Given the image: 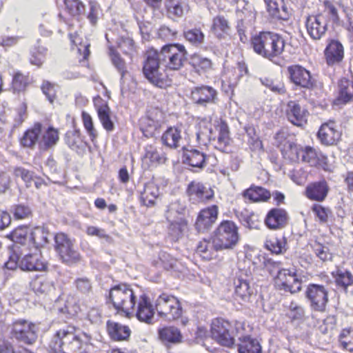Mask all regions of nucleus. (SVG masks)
<instances>
[{
  "label": "nucleus",
  "instance_id": "12",
  "mask_svg": "<svg viewBox=\"0 0 353 353\" xmlns=\"http://www.w3.org/2000/svg\"><path fill=\"white\" fill-rule=\"evenodd\" d=\"M274 285L278 290L292 294L296 293L301 289V281L294 269L279 270L274 277Z\"/></svg>",
  "mask_w": 353,
  "mask_h": 353
},
{
  "label": "nucleus",
  "instance_id": "28",
  "mask_svg": "<svg viewBox=\"0 0 353 353\" xmlns=\"http://www.w3.org/2000/svg\"><path fill=\"white\" fill-rule=\"evenodd\" d=\"M329 192V187L325 180L310 183L305 189L306 196L313 201H323Z\"/></svg>",
  "mask_w": 353,
  "mask_h": 353
},
{
  "label": "nucleus",
  "instance_id": "47",
  "mask_svg": "<svg viewBox=\"0 0 353 353\" xmlns=\"http://www.w3.org/2000/svg\"><path fill=\"white\" fill-rule=\"evenodd\" d=\"M185 39L194 46H199L203 43L205 35L199 28H193L184 32Z\"/></svg>",
  "mask_w": 353,
  "mask_h": 353
},
{
  "label": "nucleus",
  "instance_id": "53",
  "mask_svg": "<svg viewBox=\"0 0 353 353\" xmlns=\"http://www.w3.org/2000/svg\"><path fill=\"white\" fill-rule=\"evenodd\" d=\"M68 12L72 16H79L84 12V5L79 0H64Z\"/></svg>",
  "mask_w": 353,
  "mask_h": 353
},
{
  "label": "nucleus",
  "instance_id": "59",
  "mask_svg": "<svg viewBox=\"0 0 353 353\" xmlns=\"http://www.w3.org/2000/svg\"><path fill=\"white\" fill-rule=\"evenodd\" d=\"M312 211L321 223H326L332 214L330 209L320 205H314L312 208Z\"/></svg>",
  "mask_w": 353,
  "mask_h": 353
},
{
  "label": "nucleus",
  "instance_id": "21",
  "mask_svg": "<svg viewBox=\"0 0 353 353\" xmlns=\"http://www.w3.org/2000/svg\"><path fill=\"white\" fill-rule=\"evenodd\" d=\"M187 193L193 203L205 202L214 196V191L211 188L196 181H192L188 185Z\"/></svg>",
  "mask_w": 353,
  "mask_h": 353
},
{
  "label": "nucleus",
  "instance_id": "18",
  "mask_svg": "<svg viewBox=\"0 0 353 353\" xmlns=\"http://www.w3.org/2000/svg\"><path fill=\"white\" fill-rule=\"evenodd\" d=\"M191 99L199 105L206 106L208 103H215L217 99V92L212 87L201 85L192 90Z\"/></svg>",
  "mask_w": 353,
  "mask_h": 353
},
{
  "label": "nucleus",
  "instance_id": "15",
  "mask_svg": "<svg viewBox=\"0 0 353 353\" xmlns=\"http://www.w3.org/2000/svg\"><path fill=\"white\" fill-rule=\"evenodd\" d=\"M305 296L311 308L317 312H325L328 303V290L325 286L312 283L306 290Z\"/></svg>",
  "mask_w": 353,
  "mask_h": 353
},
{
  "label": "nucleus",
  "instance_id": "3",
  "mask_svg": "<svg viewBox=\"0 0 353 353\" xmlns=\"http://www.w3.org/2000/svg\"><path fill=\"white\" fill-rule=\"evenodd\" d=\"M252 45L256 53L270 59L283 52L285 42L283 39L276 33L262 32L252 38Z\"/></svg>",
  "mask_w": 353,
  "mask_h": 353
},
{
  "label": "nucleus",
  "instance_id": "40",
  "mask_svg": "<svg viewBox=\"0 0 353 353\" xmlns=\"http://www.w3.org/2000/svg\"><path fill=\"white\" fill-rule=\"evenodd\" d=\"M49 233L43 227H36L30 233V240L32 241L35 251L48 243Z\"/></svg>",
  "mask_w": 353,
  "mask_h": 353
},
{
  "label": "nucleus",
  "instance_id": "63",
  "mask_svg": "<svg viewBox=\"0 0 353 353\" xmlns=\"http://www.w3.org/2000/svg\"><path fill=\"white\" fill-rule=\"evenodd\" d=\"M160 260L166 270L174 269L176 266L177 261L165 252L160 254Z\"/></svg>",
  "mask_w": 353,
  "mask_h": 353
},
{
  "label": "nucleus",
  "instance_id": "39",
  "mask_svg": "<svg viewBox=\"0 0 353 353\" xmlns=\"http://www.w3.org/2000/svg\"><path fill=\"white\" fill-rule=\"evenodd\" d=\"M353 99V81L342 78L339 83V97L337 100L347 103Z\"/></svg>",
  "mask_w": 353,
  "mask_h": 353
},
{
  "label": "nucleus",
  "instance_id": "48",
  "mask_svg": "<svg viewBox=\"0 0 353 353\" xmlns=\"http://www.w3.org/2000/svg\"><path fill=\"white\" fill-rule=\"evenodd\" d=\"M285 241L284 238H272L265 242V248L272 253L279 254L285 250Z\"/></svg>",
  "mask_w": 353,
  "mask_h": 353
},
{
  "label": "nucleus",
  "instance_id": "19",
  "mask_svg": "<svg viewBox=\"0 0 353 353\" xmlns=\"http://www.w3.org/2000/svg\"><path fill=\"white\" fill-rule=\"evenodd\" d=\"M341 137V132L332 121L322 124L318 132V137L321 143L325 145L336 144Z\"/></svg>",
  "mask_w": 353,
  "mask_h": 353
},
{
  "label": "nucleus",
  "instance_id": "56",
  "mask_svg": "<svg viewBox=\"0 0 353 353\" xmlns=\"http://www.w3.org/2000/svg\"><path fill=\"white\" fill-rule=\"evenodd\" d=\"M28 234V228L25 227V226H21V227L16 228L7 236H8V238H9L12 241H14L17 243L23 244L26 239Z\"/></svg>",
  "mask_w": 353,
  "mask_h": 353
},
{
  "label": "nucleus",
  "instance_id": "7",
  "mask_svg": "<svg viewBox=\"0 0 353 353\" xmlns=\"http://www.w3.org/2000/svg\"><path fill=\"white\" fill-rule=\"evenodd\" d=\"M163 66L172 70H179L187 59V51L183 45L170 44L164 46L159 52Z\"/></svg>",
  "mask_w": 353,
  "mask_h": 353
},
{
  "label": "nucleus",
  "instance_id": "5",
  "mask_svg": "<svg viewBox=\"0 0 353 353\" xmlns=\"http://www.w3.org/2000/svg\"><path fill=\"white\" fill-rule=\"evenodd\" d=\"M109 298L119 313L130 316L135 311L137 296L129 285L119 284L112 287Z\"/></svg>",
  "mask_w": 353,
  "mask_h": 353
},
{
  "label": "nucleus",
  "instance_id": "55",
  "mask_svg": "<svg viewBox=\"0 0 353 353\" xmlns=\"http://www.w3.org/2000/svg\"><path fill=\"white\" fill-rule=\"evenodd\" d=\"M214 249L212 242L210 240L203 239L197 245L196 252L207 260L212 258V250Z\"/></svg>",
  "mask_w": 353,
  "mask_h": 353
},
{
  "label": "nucleus",
  "instance_id": "9",
  "mask_svg": "<svg viewBox=\"0 0 353 353\" xmlns=\"http://www.w3.org/2000/svg\"><path fill=\"white\" fill-rule=\"evenodd\" d=\"M10 338L27 345L33 344L37 339V327L23 319L14 320L9 326Z\"/></svg>",
  "mask_w": 353,
  "mask_h": 353
},
{
  "label": "nucleus",
  "instance_id": "34",
  "mask_svg": "<svg viewBox=\"0 0 353 353\" xmlns=\"http://www.w3.org/2000/svg\"><path fill=\"white\" fill-rule=\"evenodd\" d=\"M242 195L245 199L252 202L266 201L271 196L269 191L259 186H251L244 190Z\"/></svg>",
  "mask_w": 353,
  "mask_h": 353
},
{
  "label": "nucleus",
  "instance_id": "38",
  "mask_svg": "<svg viewBox=\"0 0 353 353\" xmlns=\"http://www.w3.org/2000/svg\"><path fill=\"white\" fill-rule=\"evenodd\" d=\"M206 157L198 150H188L184 154V163L194 168H203L205 165Z\"/></svg>",
  "mask_w": 353,
  "mask_h": 353
},
{
  "label": "nucleus",
  "instance_id": "44",
  "mask_svg": "<svg viewBox=\"0 0 353 353\" xmlns=\"http://www.w3.org/2000/svg\"><path fill=\"white\" fill-rule=\"evenodd\" d=\"M211 29L217 37H221L223 34L228 33L230 27L225 17L218 15L213 19Z\"/></svg>",
  "mask_w": 353,
  "mask_h": 353
},
{
  "label": "nucleus",
  "instance_id": "60",
  "mask_svg": "<svg viewBox=\"0 0 353 353\" xmlns=\"http://www.w3.org/2000/svg\"><path fill=\"white\" fill-rule=\"evenodd\" d=\"M14 174L17 177H21L28 187L32 186V180H34V174L32 172L23 168H17L14 169Z\"/></svg>",
  "mask_w": 353,
  "mask_h": 353
},
{
  "label": "nucleus",
  "instance_id": "54",
  "mask_svg": "<svg viewBox=\"0 0 353 353\" xmlns=\"http://www.w3.org/2000/svg\"><path fill=\"white\" fill-rule=\"evenodd\" d=\"M312 248L316 256L322 261L325 262L332 260V254L327 246L319 243H314Z\"/></svg>",
  "mask_w": 353,
  "mask_h": 353
},
{
  "label": "nucleus",
  "instance_id": "26",
  "mask_svg": "<svg viewBox=\"0 0 353 353\" xmlns=\"http://www.w3.org/2000/svg\"><path fill=\"white\" fill-rule=\"evenodd\" d=\"M288 71L290 80L295 85L307 88L312 86V83L311 81L310 73L302 66L299 65L289 66Z\"/></svg>",
  "mask_w": 353,
  "mask_h": 353
},
{
  "label": "nucleus",
  "instance_id": "37",
  "mask_svg": "<svg viewBox=\"0 0 353 353\" xmlns=\"http://www.w3.org/2000/svg\"><path fill=\"white\" fill-rule=\"evenodd\" d=\"M239 353H261V347L259 341L250 336H243L239 338Z\"/></svg>",
  "mask_w": 353,
  "mask_h": 353
},
{
  "label": "nucleus",
  "instance_id": "45",
  "mask_svg": "<svg viewBox=\"0 0 353 353\" xmlns=\"http://www.w3.org/2000/svg\"><path fill=\"white\" fill-rule=\"evenodd\" d=\"M58 140L59 133L57 130L50 127L43 134L42 139L39 142V145L41 148L46 150L54 146Z\"/></svg>",
  "mask_w": 353,
  "mask_h": 353
},
{
  "label": "nucleus",
  "instance_id": "8",
  "mask_svg": "<svg viewBox=\"0 0 353 353\" xmlns=\"http://www.w3.org/2000/svg\"><path fill=\"white\" fill-rule=\"evenodd\" d=\"M184 211V206L175 201L170 204L166 212V219L170 223L168 233L174 240L181 238L187 229V222L183 217Z\"/></svg>",
  "mask_w": 353,
  "mask_h": 353
},
{
  "label": "nucleus",
  "instance_id": "42",
  "mask_svg": "<svg viewBox=\"0 0 353 353\" xmlns=\"http://www.w3.org/2000/svg\"><path fill=\"white\" fill-rule=\"evenodd\" d=\"M159 338L164 341L178 343L181 340L180 331L174 327H166L159 330Z\"/></svg>",
  "mask_w": 353,
  "mask_h": 353
},
{
  "label": "nucleus",
  "instance_id": "58",
  "mask_svg": "<svg viewBox=\"0 0 353 353\" xmlns=\"http://www.w3.org/2000/svg\"><path fill=\"white\" fill-rule=\"evenodd\" d=\"M323 4L325 6V12L329 14L330 19L334 22L339 21V16L338 11L340 6L338 3H334L330 1H325Z\"/></svg>",
  "mask_w": 353,
  "mask_h": 353
},
{
  "label": "nucleus",
  "instance_id": "57",
  "mask_svg": "<svg viewBox=\"0 0 353 353\" xmlns=\"http://www.w3.org/2000/svg\"><path fill=\"white\" fill-rule=\"evenodd\" d=\"M65 142L71 149H78L81 143L79 132L78 131H68L65 134Z\"/></svg>",
  "mask_w": 353,
  "mask_h": 353
},
{
  "label": "nucleus",
  "instance_id": "22",
  "mask_svg": "<svg viewBox=\"0 0 353 353\" xmlns=\"http://www.w3.org/2000/svg\"><path fill=\"white\" fill-rule=\"evenodd\" d=\"M288 221L287 212L282 208H272L265 219V225L271 230H280L285 227Z\"/></svg>",
  "mask_w": 353,
  "mask_h": 353
},
{
  "label": "nucleus",
  "instance_id": "14",
  "mask_svg": "<svg viewBox=\"0 0 353 353\" xmlns=\"http://www.w3.org/2000/svg\"><path fill=\"white\" fill-rule=\"evenodd\" d=\"M232 330V325L228 321L216 319L211 325L212 338L223 346L230 347L234 343Z\"/></svg>",
  "mask_w": 353,
  "mask_h": 353
},
{
  "label": "nucleus",
  "instance_id": "11",
  "mask_svg": "<svg viewBox=\"0 0 353 353\" xmlns=\"http://www.w3.org/2000/svg\"><path fill=\"white\" fill-rule=\"evenodd\" d=\"M54 239L55 250L64 263L70 265L81 261V256L74 249L73 241L65 234L57 233Z\"/></svg>",
  "mask_w": 353,
  "mask_h": 353
},
{
  "label": "nucleus",
  "instance_id": "36",
  "mask_svg": "<svg viewBox=\"0 0 353 353\" xmlns=\"http://www.w3.org/2000/svg\"><path fill=\"white\" fill-rule=\"evenodd\" d=\"M165 8L172 17H181L188 11V5L184 0H165Z\"/></svg>",
  "mask_w": 353,
  "mask_h": 353
},
{
  "label": "nucleus",
  "instance_id": "61",
  "mask_svg": "<svg viewBox=\"0 0 353 353\" xmlns=\"http://www.w3.org/2000/svg\"><path fill=\"white\" fill-rule=\"evenodd\" d=\"M19 248H16L9 256V259L5 263V267L8 270H15L18 266L19 267Z\"/></svg>",
  "mask_w": 353,
  "mask_h": 353
},
{
  "label": "nucleus",
  "instance_id": "35",
  "mask_svg": "<svg viewBox=\"0 0 353 353\" xmlns=\"http://www.w3.org/2000/svg\"><path fill=\"white\" fill-rule=\"evenodd\" d=\"M30 287L36 294H48L54 290L53 282L43 276L34 278L30 282Z\"/></svg>",
  "mask_w": 353,
  "mask_h": 353
},
{
  "label": "nucleus",
  "instance_id": "49",
  "mask_svg": "<svg viewBox=\"0 0 353 353\" xmlns=\"http://www.w3.org/2000/svg\"><path fill=\"white\" fill-rule=\"evenodd\" d=\"M190 63L197 72H199L201 70H208L212 66V62L210 59L203 57L199 54H194L190 58Z\"/></svg>",
  "mask_w": 353,
  "mask_h": 353
},
{
  "label": "nucleus",
  "instance_id": "33",
  "mask_svg": "<svg viewBox=\"0 0 353 353\" xmlns=\"http://www.w3.org/2000/svg\"><path fill=\"white\" fill-rule=\"evenodd\" d=\"M107 330L110 337L115 341L126 340L130 335V330L126 325L108 321Z\"/></svg>",
  "mask_w": 353,
  "mask_h": 353
},
{
  "label": "nucleus",
  "instance_id": "4",
  "mask_svg": "<svg viewBox=\"0 0 353 353\" xmlns=\"http://www.w3.org/2000/svg\"><path fill=\"white\" fill-rule=\"evenodd\" d=\"M143 72L145 78L157 87L166 88L171 83L160 60L159 52L157 50H150L147 52Z\"/></svg>",
  "mask_w": 353,
  "mask_h": 353
},
{
  "label": "nucleus",
  "instance_id": "10",
  "mask_svg": "<svg viewBox=\"0 0 353 353\" xmlns=\"http://www.w3.org/2000/svg\"><path fill=\"white\" fill-rule=\"evenodd\" d=\"M155 308L158 314L168 320L177 319L182 315V307L175 296L165 293L161 294L155 301Z\"/></svg>",
  "mask_w": 353,
  "mask_h": 353
},
{
  "label": "nucleus",
  "instance_id": "62",
  "mask_svg": "<svg viewBox=\"0 0 353 353\" xmlns=\"http://www.w3.org/2000/svg\"><path fill=\"white\" fill-rule=\"evenodd\" d=\"M100 12L99 6L96 3L91 2L90 3V12L88 14V19L90 21V23L92 26H95L97 23L99 14Z\"/></svg>",
  "mask_w": 353,
  "mask_h": 353
},
{
  "label": "nucleus",
  "instance_id": "13",
  "mask_svg": "<svg viewBox=\"0 0 353 353\" xmlns=\"http://www.w3.org/2000/svg\"><path fill=\"white\" fill-rule=\"evenodd\" d=\"M322 155L311 146L302 147L294 143L289 144L288 157L294 161H302L316 166Z\"/></svg>",
  "mask_w": 353,
  "mask_h": 353
},
{
  "label": "nucleus",
  "instance_id": "24",
  "mask_svg": "<svg viewBox=\"0 0 353 353\" xmlns=\"http://www.w3.org/2000/svg\"><path fill=\"white\" fill-rule=\"evenodd\" d=\"M218 215V208L216 205L202 210L195 223V226L199 232L208 230L216 221Z\"/></svg>",
  "mask_w": 353,
  "mask_h": 353
},
{
  "label": "nucleus",
  "instance_id": "17",
  "mask_svg": "<svg viewBox=\"0 0 353 353\" xmlns=\"http://www.w3.org/2000/svg\"><path fill=\"white\" fill-rule=\"evenodd\" d=\"M307 32L314 40H319L327 30V21L322 14L311 15L305 21Z\"/></svg>",
  "mask_w": 353,
  "mask_h": 353
},
{
  "label": "nucleus",
  "instance_id": "50",
  "mask_svg": "<svg viewBox=\"0 0 353 353\" xmlns=\"http://www.w3.org/2000/svg\"><path fill=\"white\" fill-rule=\"evenodd\" d=\"M339 342L343 348L353 352V329H343L339 335Z\"/></svg>",
  "mask_w": 353,
  "mask_h": 353
},
{
  "label": "nucleus",
  "instance_id": "2",
  "mask_svg": "<svg viewBox=\"0 0 353 353\" xmlns=\"http://www.w3.org/2000/svg\"><path fill=\"white\" fill-rule=\"evenodd\" d=\"M200 124V130L196 133V139L200 144L205 145L207 141H212L214 147L224 152H228L230 145L229 128L225 122L221 121L213 130L205 123Z\"/></svg>",
  "mask_w": 353,
  "mask_h": 353
},
{
  "label": "nucleus",
  "instance_id": "6",
  "mask_svg": "<svg viewBox=\"0 0 353 353\" xmlns=\"http://www.w3.org/2000/svg\"><path fill=\"white\" fill-rule=\"evenodd\" d=\"M212 240L216 251L232 249L239 240L238 227L232 221H223L214 230Z\"/></svg>",
  "mask_w": 353,
  "mask_h": 353
},
{
  "label": "nucleus",
  "instance_id": "43",
  "mask_svg": "<svg viewBox=\"0 0 353 353\" xmlns=\"http://www.w3.org/2000/svg\"><path fill=\"white\" fill-rule=\"evenodd\" d=\"M234 285L236 296L242 301H248L252 294L248 282L245 279L238 278L234 280Z\"/></svg>",
  "mask_w": 353,
  "mask_h": 353
},
{
  "label": "nucleus",
  "instance_id": "51",
  "mask_svg": "<svg viewBox=\"0 0 353 353\" xmlns=\"http://www.w3.org/2000/svg\"><path fill=\"white\" fill-rule=\"evenodd\" d=\"M145 158L148 159L152 163H163L166 161V157L152 145L145 148Z\"/></svg>",
  "mask_w": 353,
  "mask_h": 353
},
{
  "label": "nucleus",
  "instance_id": "30",
  "mask_svg": "<svg viewBox=\"0 0 353 353\" xmlns=\"http://www.w3.org/2000/svg\"><path fill=\"white\" fill-rule=\"evenodd\" d=\"M19 268L22 270L41 271L46 268V264L40 260L37 253L26 254L20 260Z\"/></svg>",
  "mask_w": 353,
  "mask_h": 353
},
{
  "label": "nucleus",
  "instance_id": "23",
  "mask_svg": "<svg viewBox=\"0 0 353 353\" xmlns=\"http://www.w3.org/2000/svg\"><path fill=\"white\" fill-rule=\"evenodd\" d=\"M94 104L103 128L108 132H112L114 128V124L110 119L111 110L107 101L97 97L94 99Z\"/></svg>",
  "mask_w": 353,
  "mask_h": 353
},
{
  "label": "nucleus",
  "instance_id": "46",
  "mask_svg": "<svg viewBox=\"0 0 353 353\" xmlns=\"http://www.w3.org/2000/svg\"><path fill=\"white\" fill-rule=\"evenodd\" d=\"M30 81L28 76L24 75L20 72H16L12 78V90L14 93L25 91Z\"/></svg>",
  "mask_w": 353,
  "mask_h": 353
},
{
  "label": "nucleus",
  "instance_id": "31",
  "mask_svg": "<svg viewBox=\"0 0 353 353\" xmlns=\"http://www.w3.org/2000/svg\"><path fill=\"white\" fill-rule=\"evenodd\" d=\"M159 196V190L157 184L149 181L145 184L143 191L141 192V201L147 206H153Z\"/></svg>",
  "mask_w": 353,
  "mask_h": 353
},
{
  "label": "nucleus",
  "instance_id": "29",
  "mask_svg": "<svg viewBox=\"0 0 353 353\" xmlns=\"http://www.w3.org/2000/svg\"><path fill=\"white\" fill-rule=\"evenodd\" d=\"M344 56L343 45L337 40H331L325 49V57L328 65L340 63Z\"/></svg>",
  "mask_w": 353,
  "mask_h": 353
},
{
  "label": "nucleus",
  "instance_id": "64",
  "mask_svg": "<svg viewBox=\"0 0 353 353\" xmlns=\"http://www.w3.org/2000/svg\"><path fill=\"white\" fill-rule=\"evenodd\" d=\"M75 284L77 290L81 293L87 294L92 290L91 283L86 278L77 279Z\"/></svg>",
  "mask_w": 353,
  "mask_h": 353
},
{
  "label": "nucleus",
  "instance_id": "32",
  "mask_svg": "<svg viewBox=\"0 0 353 353\" xmlns=\"http://www.w3.org/2000/svg\"><path fill=\"white\" fill-rule=\"evenodd\" d=\"M163 144L170 148H177L182 141L181 129L177 127L169 128L162 135Z\"/></svg>",
  "mask_w": 353,
  "mask_h": 353
},
{
  "label": "nucleus",
  "instance_id": "1",
  "mask_svg": "<svg viewBox=\"0 0 353 353\" xmlns=\"http://www.w3.org/2000/svg\"><path fill=\"white\" fill-rule=\"evenodd\" d=\"M90 336L72 326L58 330L50 343L55 353H86L84 346Z\"/></svg>",
  "mask_w": 353,
  "mask_h": 353
},
{
  "label": "nucleus",
  "instance_id": "16",
  "mask_svg": "<svg viewBox=\"0 0 353 353\" xmlns=\"http://www.w3.org/2000/svg\"><path fill=\"white\" fill-rule=\"evenodd\" d=\"M163 121V113L159 108H151L146 115L140 120V126L146 137H152L158 130Z\"/></svg>",
  "mask_w": 353,
  "mask_h": 353
},
{
  "label": "nucleus",
  "instance_id": "41",
  "mask_svg": "<svg viewBox=\"0 0 353 353\" xmlns=\"http://www.w3.org/2000/svg\"><path fill=\"white\" fill-rule=\"evenodd\" d=\"M41 132V124L37 123L34 126L28 130L21 139V143L25 147H32L38 141Z\"/></svg>",
  "mask_w": 353,
  "mask_h": 353
},
{
  "label": "nucleus",
  "instance_id": "25",
  "mask_svg": "<svg viewBox=\"0 0 353 353\" xmlns=\"http://www.w3.org/2000/svg\"><path fill=\"white\" fill-rule=\"evenodd\" d=\"M137 307L136 310V316L140 321L150 323L154 315V309L145 294L139 296L137 300Z\"/></svg>",
  "mask_w": 353,
  "mask_h": 353
},
{
  "label": "nucleus",
  "instance_id": "20",
  "mask_svg": "<svg viewBox=\"0 0 353 353\" xmlns=\"http://www.w3.org/2000/svg\"><path fill=\"white\" fill-rule=\"evenodd\" d=\"M336 285L341 288L347 296H353V274L347 270L337 268L331 273Z\"/></svg>",
  "mask_w": 353,
  "mask_h": 353
},
{
  "label": "nucleus",
  "instance_id": "52",
  "mask_svg": "<svg viewBox=\"0 0 353 353\" xmlns=\"http://www.w3.org/2000/svg\"><path fill=\"white\" fill-rule=\"evenodd\" d=\"M82 121L83 126L89 135L92 141H94L98 137L97 130L94 127V123L91 116L85 112H83L81 114Z\"/></svg>",
  "mask_w": 353,
  "mask_h": 353
},
{
  "label": "nucleus",
  "instance_id": "27",
  "mask_svg": "<svg viewBox=\"0 0 353 353\" xmlns=\"http://www.w3.org/2000/svg\"><path fill=\"white\" fill-rule=\"evenodd\" d=\"M286 114L288 120L295 125L301 126L306 123L307 111L296 101L288 102Z\"/></svg>",
  "mask_w": 353,
  "mask_h": 353
}]
</instances>
